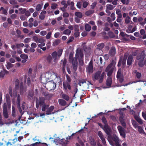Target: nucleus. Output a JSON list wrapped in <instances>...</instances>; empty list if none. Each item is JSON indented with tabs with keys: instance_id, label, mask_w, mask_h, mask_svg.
I'll return each mask as SVG.
<instances>
[{
	"instance_id": "6",
	"label": "nucleus",
	"mask_w": 146,
	"mask_h": 146,
	"mask_svg": "<svg viewBox=\"0 0 146 146\" xmlns=\"http://www.w3.org/2000/svg\"><path fill=\"white\" fill-rule=\"evenodd\" d=\"M46 85L47 89L49 91L54 90L56 86V83L52 80L51 81H48Z\"/></svg>"
},
{
	"instance_id": "52",
	"label": "nucleus",
	"mask_w": 146,
	"mask_h": 146,
	"mask_svg": "<svg viewBox=\"0 0 146 146\" xmlns=\"http://www.w3.org/2000/svg\"><path fill=\"white\" fill-rule=\"evenodd\" d=\"M144 60L139 61L138 62V65L140 67H142L144 66V64L143 63Z\"/></svg>"
},
{
	"instance_id": "19",
	"label": "nucleus",
	"mask_w": 146,
	"mask_h": 146,
	"mask_svg": "<svg viewBox=\"0 0 146 146\" xmlns=\"http://www.w3.org/2000/svg\"><path fill=\"white\" fill-rule=\"evenodd\" d=\"M133 59V57L131 55H130L128 58L127 62V64L128 65L130 66L132 64Z\"/></svg>"
},
{
	"instance_id": "2",
	"label": "nucleus",
	"mask_w": 146,
	"mask_h": 146,
	"mask_svg": "<svg viewBox=\"0 0 146 146\" xmlns=\"http://www.w3.org/2000/svg\"><path fill=\"white\" fill-rule=\"evenodd\" d=\"M105 74V73L104 72H103L102 73L101 70H98L93 75L92 77V79L94 82L98 80L99 83H101L103 81Z\"/></svg>"
},
{
	"instance_id": "44",
	"label": "nucleus",
	"mask_w": 146,
	"mask_h": 146,
	"mask_svg": "<svg viewBox=\"0 0 146 146\" xmlns=\"http://www.w3.org/2000/svg\"><path fill=\"white\" fill-rule=\"evenodd\" d=\"M71 31L68 29H66L63 32L64 34L67 35H69L70 34Z\"/></svg>"
},
{
	"instance_id": "9",
	"label": "nucleus",
	"mask_w": 146,
	"mask_h": 146,
	"mask_svg": "<svg viewBox=\"0 0 146 146\" xmlns=\"http://www.w3.org/2000/svg\"><path fill=\"white\" fill-rule=\"evenodd\" d=\"M114 68L113 67H110V66H108L106 69V72H107V76L108 77H111Z\"/></svg>"
},
{
	"instance_id": "36",
	"label": "nucleus",
	"mask_w": 146,
	"mask_h": 146,
	"mask_svg": "<svg viewBox=\"0 0 146 146\" xmlns=\"http://www.w3.org/2000/svg\"><path fill=\"white\" fill-rule=\"evenodd\" d=\"M108 35L109 37L110 38H113L115 37V35L111 31H109L108 33Z\"/></svg>"
},
{
	"instance_id": "3",
	"label": "nucleus",
	"mask_w": 146,
	"mask_h": 146,
	"mask_svg": "<svg viewBox=\"0 0 146 146\" xmlns=\"http://www.w3.org/2000/svg\"><path fill=\"white\" fill-rule=\"evenodd\" d=\"M49 71L45 73V76H41L40 77V81L41 82L44 84H45L48 82L49 81V78L52 76L54 74V73L51 71L50 72Z\"/></svg>"
},
{
	"instance_id": "31",
	"label": "nucleus",
	"mask_w": 146,
	"mask_h": 146,
	"mask_svg": "<svg viewBox=\"0 0 146 146\" xmlns=\"http://www.w3.org/2000/svg\"><path fill=\"white\" fill-rule=\"evenodd\" d=\"M3 115L4 117L7 119L9 117L7 110H3Z\"/></svg>"
},
{
	"instance_id": "32",
	"label": "nucleus",
	"mask_w": 146,
	"mask_h": 146,
	"mask_svg": "<svg viewBox=\"0 0 146 146\" xmlns=\"http://www.w3.org/2000/svg\"><path fill=\"white\" fill-rule=\"evenodd\" d=\"M85 30L87 31H89L91 30V26L88 24H86L85 26Z\"/></svg>"
},
{
	"instance_id": "4",
	"label": "nucleus",
	"mask_w": 146,
	"mask_h": 146,
	"mask_svg": "<svg viewBox=\"0 0 146 146\" xmlns=\"http://www.w3.org/2000/svg\"><path fill=\"white\" fill-rule=\"evenodd\" d=\"M76 57L78 60L79 65L81 66H83L84 64V54L80 50H76Z\"/></svg>"
},
{
	"instance_id": "51",
	"label": "nucleus",
	"mask_w": 146,
	"mask_h": 146,
	"mask_svg": "<svg viewBox=\"0 0 146 146\" xmlns=\"http://www.w3.org/2000/svg\"><path fill=\"white\" fill-rule=\"evenodd\" d=\"M126 58L125 59L124 58L122 61V67L123 68L126 65Z\"/></svg>"
},
{
	"instance_id": "50",
	"label": "nucleus",
	"mask_w": 146,
	"mask_h": 146,
	"mask_svg": "<svg viewBox=\"0 0 146 146\" xmlns=\"http://www.w3.org/2000/svg\"><path fill=\"white\" fill-rule=\"evenodd\" d=\"M98 135L100 138V139H102L104 137L103 134L102 133L101 131H98Z\"/></svg>"
},
{
	"instance_id": "20",
	"label": "nucleus",
	"mask_w": 146,
	"mask_h": 146,
	"mask_svg": "<svg viewBox=\"0 0 146 146\" xmlns=\"http://www.w3.org/2000/svg\"><path fill=\"white\" fill-rule=\"evenodd\" d=\"M119 121H120L122 126L124 127L125 128L126 127V123L122 117H119Z\"/></svg>"
},
{
	"instance_id": "57",
	"label": "nucleus",
	"mask_w": 146,
	"mask_h": 146,
	"mask_svg": "<svg viewBox=\"0 0 146 146\" xmlns=\"http://www.w3.org/2000/svg\"><path fill=\"white\" fill-rule=\"evenodd\" d=\"M82 5V3L80 1L78 2L76 4V6L77 7L79 8L80 9L81 8Z\"/></svg>"
},
{
	"instance_id": "45",
	"label": "nucleus",
	"mask_w": 146,
	"mask_h": 146,
	"mask_svg": "<svg viewBox=\"0 0 146 146\" xmlns=\"http://www.w3.org/2000/svg\"><path fill=\"white\" fill-rule=\"evenodd\" d=\"M12 115L13 116L15 117L16 115L15 109L14 106L12 107Z\"/></svg>"
},
{
	"instance_id": "21",
	"label": "nucleus",
	"mask_w": 146,
	"mask_h": 146,
	"mask_svg": "<svg viewBox=\"0 0 146 146\" xmlns=\"http://www.w3.org/2000/svg\"><path fill=\"white\" fill-rule=\"evenodd\" d=\"M60 143L64 146H66L68 142L67 140H66L64 139L60 140Z\"/></svg>"
},
{
	"instance_id": "15",
	"label": "nucleus",
	"mask_w": 146,
	"mask_h": 146,
	"mask_svg": "<svg viewBox=\"0 0 146 146\" xmlns=\"http://www.w3.org/2000/svg\"><path fill=\"white\" fill-rule=\"evenodd\" d=\"M42 99V97H40L38 99L36 100V107L37 109H38L39 106H41Z\"/></svg>"
},
{
	"instance_id": "35",
	"label": "nucleus",
	"mask_w": 146,
	"mask_h": 146,
	"mask_svg": "<svg viewBox=\"0 0 146 146\" xmlns=\"http://www.w3.org/2000/svg\"><path fill=\"white\" fill-rule=\"evenodd\" d=\"M94 12L93 10H89L85 13V15L87 16H89L93 14Z\"/></svg>"
},
{
	"instance_id": "64",
	"label": "nucleus",
	"mask_w": 146,
	"mask_h": 146,
	"mask_svg": "<svg viewBox=\"0 0 146 146\" xmlns=\"http://www.w3.org/2000/svg\"><path fill=\"white\" fill-rule=\"evenodd\" d=\"M74 39V38L73 36H70V39L68 40L67 42V43L68 44L70 42H72L73 41V40Z\"/></svg>"
},
{
	"instance_id": "23",
	"label": "nucleus",
	"mask_w": 146,
	"mask_h": 146,
	"mask_svg": "<svg viewBox=\"0 0 146 146\" xmlns=\"http://www.w3.org/2000/svg\"><path fill=\"white\" fill-rule=\"evenodd\" d=\"M52 58L54 59V62H55L56 60L57 59L58 56L57 52L56 51L53 52L52 54Z\"/></svg>"
},
{
	"instance_id": "40",
	"label": "nucleus",
	"mask_w": 146,
	"mask_h": 146,
	"mask_svg": "<svg viewBox=\"0 0 146 146\" xmlns=\"http://www.w3.org/2000/svg\"><path fill=\"white\" fill-rule=\"evenodd\" d=\"M63 52V49H59L57 51V54L59 58L61 56Z\"/></svg>"
},
{
	"instance_id": "13",
	"label": "nucleus",
	"mask_w": 146,
	"mask_h": 146,
	"mask_svg": "<svg viewBox=\"0 0 146 146\" xmlns=\"http://www.w3.org/2000/svg\"><path fill=\"white\" fill-rule=\"evenodd\" d=\"M63 86L65 90H67V89L69 90H71V87L70 85V83L69 82H63Z\"/></svg>"
},
{
	"instance_id": "24",
	"label": "nucleus",
	"mask_w": 146,
	"mask_h": 146,
	"mask_svg": "<svg viewBox=\"0 0 146 146\" xmlns=\"http://www.w3.org/2000/svg\"><path fill=\"white\" fill-rule=\"evenodd\" d=\"M20 91L21 94H22L24 92L23 84V82H21L20 85Z\"/></svg>"
},
{
	"instance_id": "49",
	"label": "nucleus",
	"mask_w": 146,
	"mask_h": 146,
	"mask_svg": "<svg viewBox=\"0 0 146 146\" xmlns=\"http://www.w3.org/2000/svg\"><path fill=\"white\" fill-rule=\"evenodd\" d=\"M42 9V5L41 4H38L36 6V9L37 11H39Z\"/></svg>"
},
{
	"instance_id": "33",
	"label": "nucleus",
	"mask_w": 146,
	"mask_h": 146,
	"mask_svg": "<svg viewBox=\"0 0 146 146\" xmlns=\"http://www.w3.org/2000/svg\"><path fill=\"white\" fill-rule=\"evenodd\" d=\"M52 58L50 55H49L47 58V62L50 63H52Z\"/></svg>"
},
{
	"instance_id": "25",
	"label": "nucleus",
	"mask_w": 146,
	"mask_h": 146,
	"mask_svg": "<svg viewBox=\"0 0 146 146\" xmlns=\"http://www.w3.org/2000/svg\"><path fill=\"white\" fill-rule=\"evenodd\" d=\"M134 118L139 124H143V122L142 120L138 116H135Z\"/></svg>"
},
{
	"instance_id": "16",
	"label": "nucleus",
	"mask_w": 146,
	"mask_h": 146,
	"mask_svg": "<svg viewBox=\"0 0 146 146\" xmlns=\"http://www.w3.org/2000/svg\"><path fill=\"white\" fill-rule=\"evenodd\" d=\"M54 109V106H51L49 108V107L46 111V114L48 115L51 114L52 112L53 111Z\"/></svg>"
},
{
	"instance_id": "30",
	"label": "nucleus",
	"mask_w": 146,
	"mask_h": 146,
	"mask_svg": "<svg viewBox=\"0 0 146 146\" xmlns=\"http://www.w3.org/2000/svg\"><path fill=\"white\" fill-rule=\"evenodd\" d=\"M60 40L59 39H57L55 40L53 42V45L54 46H56L60 43Z\"/></svg>"
},
{
	"instance_id": "60",
	"label": "nucleus",
	"mask_w": 146,
	"mask_h": 146,
	"mask_svg": "<svg viewBox=\"0 0 146 146\" xmlns=\"http://www.w3.org/2000/svg\"><path fill=\"white\" fill-rule=\"evenodd\" d=\"M97 4V3L96 2L93 3L92 5L91 6V8L92 9H94L96 7V5Z\"/></svg>"
},
{
	"instance_id": "48",
	"label": "nucleus",
	"mask_w": 146,
	"mask_h": 146,
	"mask_svg": "<svg viewBox=\"0 0 146 146\" xmlns=\"http://www.w3.org/2000/svg\"><path fill=\"white\" fill-rule=\"evenodd\" d=\"M20 57L22 59H27L28 58V56L25 54H22L20 55Z\"/></svg>"
},
{
	"instance_id": "59",
	"label": "nucleus",
	"mask_w": 146,
	"mask_h": 146,
	"mask_svg": "<svg viewBox=\"0 0 146 146\" xmlns=\"http://www.w3.org/2000/svg\"><path fill=\"white\" fill-rule=\"evenodd\" d=\"M66 77L67 80L68 81L67 82H69V83H70V82L71 81V79L70 77L67 74H66Z\"/></svg>"
},
{
	"instance_id": "61",
	"label": "nucleus",
	"mask_w": 146,
	"mask_h": 146,
	"mask_svg": "<svg viewBox=\"0 0 146 146\" xmlns=\"http://www.w3.org/2000/svg\"><path fill=\"white\" fill-rule=\"evenodd\" d=\"M70 5L71 7H70V9L72 10H74L75 9V7H74V3L73 2H70Z\"/></svg>"
},
{
	"instance_id": "17",
	"label": "nucleus",
	"mask_w": 146,
	"mask_h": 146,
	"mask_svg": "<svg viewBox=\"0 0 146 146\" xmlns=\"http://www.w3.org/2000/svg\"><path fill=\"white\" fill-rule=\"evenodd\" d=\"M145 56V54L138 55L137 56L136 59L139 61L144 60Z\"/></svg>"
},
{
	"instance_id": "63",
	"label": "nucleus",
	"mask_w": 146,
	"mask_h": 146,
	"mask_svg": "<svg viewBox=\"0 0 146 146\" xmlns=\"http://www.w3.org/2000/svg\"><path fill=\"white\" fill-rule=\"evenodd\" d=\"M31 40V38H27L25 39L24 42L25 43H27L29 42Z\"/></svg>"
},
{
	"instance_id": "42",
	"label": "nucleus",
	"mask_w": 146,
	"mask_h": 146,
	"mask_svg": "<svg viewBox=\"0 0 146 146\" xmlns=\"http://www.w3.org/2000/svg\"><path fill=\"white\" fill-rule=\"evenodd\" d=\"M90 143L91 145L95 146L96 145V143L94 139H91L90 140Z\"/></svg>"
},
{
	"instance_id": "5",
	"label": "nucleus",
	"mask_w": 146,
	"mask_h": 146,
	"mask_svg": "<svg viewBox=\"0 0 146 146\" xmlns=\"http://www.w3.org/2000/svg\"><path fill=\"white\" fill-rule=\"evenodd\" d=\"M69 62L72 63L73 70H77L78 63L76 58H74L73 54H70L69 57Z\"/></svg>"
},
{
	"instance_id": "46",
	"label": "nucleus",
	"mask_w": 146,
	"mask_h": 146,
	"mask_svg": "<svg viewBox=\"0 0 146 146\" xmlns=\"http://www.w3.org/2000/svg\"><path fill=\"white\" fill-rule=\"evenodd\" d=\"M106 9L110 10H112L113 9V7L112 5L107 4L106 6Z\"/></svg>"
},
{
	"instance_id": "56",
	"label": "nucleus",
	"mask_w": 146,
	"mask_h": 146,
	"mask_svg": "<svg viewBox=\"0 0 146 146\" xmlns=\"http://www.w3.org/2000/svg\"><path fill=\"white\" fill-rule=\"evenodd\" d=\"M58 5L56 3H52V4L51 8L52 9H56Z\"/></svg>"
},
{
	"instance_id": "12",
	"label": "nucleus",
	"mask_w": 146,
	"mask_h": 146,
	"mask_svg": "<svg viewBox=\"0 0 146 146\" xmlns=\"http://www.w3.org/2000/svg\"><path fill=\"white\" fill-rule=\"evenodd\" d=\"M34 96V92L32 90H29L27 96L28 99L29 100L33 99Z\"/></svg>"
},
{
	"instance_id": "55",
	"label": "nucleus",
	"mask_w": 146,
	"mask_h": 146,
	"mask_svg": "<svg viewBox=\"0 0 146 146\" xmlns=\"http://www.w3.org/2000/svg\"><path fill=\"white\" fill-rule=\"evenodd\" d=\"M51 34L52 32H51L50 31L48 32L46 36V38L47 39H49L50 38L51 36Z\"/></svg>"
},
{
	"instance_id": "41",
	"label": "nucleus",
	"mask_w": 146,
	"mask_h": 146,
	"mask_svg": "<svg viewBox=\"0 0 146 146\" xmlns=\"http://www.w3.org/2000/svg\"><path fill=\"white\" fill-rule=\"evenodd\" d=\"M132 123L134 127L135 128H137L139 126L138 123L135 120L132 121Z\"/></svg>"
},
{
	"instance_id": "26",
	"label": "nucleus",
	"mask_w": 146,
	"mask_h": 146,
	"mask_svg": "<svg viewBox=\"0 0 146 146\" xmlns=\"http://www.w3.org/2000/svg\"><path fill=\"white\" fill-rule=\"evenodd\" d=\"M124 81L123 76H121V70L119 69V83H122Z\"/></svg>"
},
{
	"instance_id": "62",
	"label": "nucleus",
	"mask_w": 146,
	"mask_h": 146,
	"mask_svg": "<svg viewBox=\"0 0 146 146\" xmlns=\"http://www.w3.org/2000/svg\"><path fill=\"white\" fill-rule=\"evenodd\" d=\"M52 94L48 93V94L45 97V98H46L47 99H49L50 98L52 97Z\"/></svg>"
},
{
	"instance_id": "34",
	"label": "nucleus",
	"mask_w": 146,
	"mask_h": 146,
	"mask_svg": "<svg viewBox=\"0 0 146 146\" xmlns=\"http://www.w3.org/2000/svg\"><path fill=\"white\" fill-rule=\"evenodd\" d=\"M134 72L136 74V77L138 79L141 78V74L140 72H137V70H135L134 71Z\"/></svg>"
},
{
	"instance_id": "29",
	"label": "nucleus",
	"mask_w": 146,
	"mask_h": 146,
	"mask_svg": "<svg viewBox=\"0 0 146 146\" xmlns=\"http://www.w3.org/2000/svg\"><path fill=\"white\" fill-rule=\"evenodd\" d=\"M137 128H138V131L140 133L145 134V133L141 126H139Z\"/></svg>"
},
{
	"instance_id": "47",
	"label": "nucleus",
	"mask_w": 146,
	"mask_h": 146,
	"mask_svg": "<svg viewBox=\"0 0 146 146\" xmlns=\"http://www.w3.org/2000/svg\"><path fill=\"white\" fill-rule=\"evenodd\" d=\"M21 97L19 94H18L17 95V104L19 106V104L21 100Z\"/></svg>"
},
{
	"instance_id": "1",
	"label": "nucleus",
	"mask_w": 146,
	"mask_h": 146,
	"mask_svg": "<svg viewBox=\"0 0 146 146\" xmlns=\"http://www.w3.org/2000/svg\"><path fill=\"white\" fill-rule=\"evenodd\" d=\"M103 129L108 135V140L112 145L119 146V139L115 135H111V131L108 125H104Z\"/></svg>"
},
{
	"instance_id": "8",
	"label": "nucleus",
	"mask_w": 146,
	"mask_h": 146,
	"mask_svg": "<svg viewBox=\"0 0 146 146\" xmlns=\"http://www.w3.org/2000/svg\"><path fill=\"white\" fill-rule=\"evenodd\" d=\"M86 71L89 73H92L94 71L93 61L91 60L89 63L88 65L86 67Z\"/></svg>"
},
{
	"instance_id": "22",
	"label": "nucleus",
	"mask_w": 146,
	"mask_h": 146,
	"mask_svg": "<svg viewBox=\"0 0 146 146\" xmlns=\"http://www.w3.org/2000/svg\"><path fill=\"white\" fill-rule=\"evenodd\" d=\"M58 102L59 104L62 106H65L66 105V102L62 99H59L58 100Z\"/></svg>"
},
{
	"instance_id": "27",
	"label": "nucleus",
	"mask_w": 146,
	"mask_h": 146,
	"mask_svg": "<svg viewBox=\"0 0 146 146\" xmlns=\"http://www.w3.org/2000/svg\"><path fill=\"white\" fill-rule=\"evenodd\" d=\"M8 72V71L5 70H1L0 72V78H3L5 74H7Z\"/></svg>"
},
{
	"instance_id": "10",
	"label": "nucleus",
	"mask_w": 146,
	"mask_h": 146,
	"mask_svg": "<svg viewBox=\"0 0 146 146\" xmlns=\"http://www.w3.org/2000/svg\"><path fill=\"white\" fill-rule=\"evenodd\" d=\"M125 129L121 126L119 125V133L121 136L123 138H125L126 136Z\"/></svg>"
},
{
	"instance_id": "7",
	"label": "nucleus",
	"mask_w": 146,
	"mask_h": 146,
	"mask_svg": "<svg viewBox=\"0 0 146 146\" xmlns=\"http://www.w3.org/2000/svg\"><path fill=\"white\" fill-rule=\"evenodd\" d=\"M45 98L42 97L41 104V110L43 111H45L49 107V105L46 104L45 102Z\"/></svg>"
},
{
	"instance_id": "28",
	"label": "nucleus",
	"mask_w": 146,
	"mask_h": 146,
	"mask_svg": "<svg viewBox=\"0 0 146 146\" xmlns=\"http://www.w3.org/2000/svg\"><path fill=\"white\" fill-rule=\"evenodd\" d=\"M62 98L66 101H68L70 98L69 96L67 94H63L62 95Z\"/></svg>"
},
{
	"instance_id": "14",
	"label": "nucleus",
	"mask_w": 146,
	"mask_h": 146,
	"mask_svg": "<svg viewBox=\"0 0 146 146\" xmlns=\"http://www.w3.org/2000/svg\"><path fill=\"white\" fill-rule=\"evenodd\" d=\"M116 49L114 46H112L110 50L109 54L111 56H114L115 54Z\"/></svg>"
},
{
	"instance_id": "54",
	"label": "nucleus",
	"mask_w": 146,
	"mask_h": 146,
	"mask_svg": "<svg viewBox=\"0 0 146 146\" xmlns=\"http://www.w3.org/2000/svg\"><path fill=\"white\" fill-rule=\"evenodd\" d=\"M88 4L89 3L87 1H85L83 3L82 6L84 8H86L87 7Z\"/></svg>"
},
{
	"instance_id": "11",
	"label": "nucleus",
	"mask_w": 146,
	"mask_h": 146,
	"mask_svg": "<svg viewBox=\"0 0 146 146\" xmlns=\"http://www.w3.org/2000/svg\"><path fill=\"white\" fill-rule=\"evenodd\" d=\"M105 46L104 44V43H101L98 44L97 45V48L95 50V52L96 53H97V51H102V50Z\"/></svg>"
},
{
	"instance_id": "58",
	"label": "nucleus",
	"mask_w": 146,
	"mask_h": 146,
	"mask_svg": "<svg viewBox=\"0 0 146 146\" xmlns=\"http://www.w3.org/2000/svg\"><path fill=\"white\" fill-rule=\"evenodd\" d=\"M130 17L129 16H127L125 20V23L126 24L129 23L130 22Z\"/></svg>"
},
{
	"instance_id": "53",
	"label": "nucleus",
	"mask_w": 146,
	"mask_h": 146,
	"mask_svg": "<svg viewBox=\"0 0 146 146\" xmlns=\"http://www.w3.org/2000/svg\"><path fill=\"white\" fill-rule=\"evenodd\" d=\"M115 61L113 60H112L111 61V63L108 65V66H110V67H113L114 68V65H115Z\"/></svg>"
},
{
	"instance_id": "18",
	"label": "nucleus",
	"mask_w": 146,
	"mask_h": 146,
	"mask_svg": "<svg viewBox=\"0 0 146 146\" xmlns=\"http://www.w3.org/2000/svg\"><path fill=\"white\" fill-rule=\"evenodd\" d=\"M112 79L111 77H108L106 81V84L108 87L111 86L112 83Z\"/></svg>"
},
{
	"instance_id": "39",
	"label": "nucleus",
	"mask_w": 146,
	"mask_h": 146,
	"mask_svg": "<svg viewBox=\"0 0 146 146\" xmlns=\"http://www.w3.org/2000/svg\"><path fill=\"white\" fill-rule=\"evenodd\" d=\"M19 81L18 79H17L15 81V88L16 90H18L19 88Z\"/></svg>"
},
{
	"instance_id": "37",
	"label": "nucleus",
	"mask_w": 146,
	"mask_h": 146,
	"mask_svg": "<svg viewBox=\"0 0 146 146\" xmlns=\"http://www.w3.org/2000/svg\"><path fill=\"white\" fill-rule=\"evenodd\" d=\"M75 15L77 17L81 18L82 17V13L80 12H76L75 13Z\"/></svg>"
},
{
	"instance_id": "38",
	"label": "nucleus",
	"mask_w": 146,
	"mask_h": 146,
	"mask_svg": "<svg viewBox=\"0 0 146 146\" xmlns=\"http://www.w3.org/2000/svg\"><path fill=\"white\" fill-rule=\"evenodd\" d=\"M102 122L104 124V125H108V123L106 117L103 116L101 119Z\"/></svg>"
},
{
	"instance_id": "43",
	"label": "nucleus",
	"mask_w": 146,
	"mask_h": 146,
	"mask_svg": "<svg viewBox=\"0 0 146 146\" xmlns=\"http://www.w3.org/2000/svg\"><path fill=\"white\" fill-rule=\"evenodd\" d=\"M13 66L12 64L9 62H8L6 65L7 68L8 70H9L11 68H12Z\"/></svg>"
}]
</instances>
